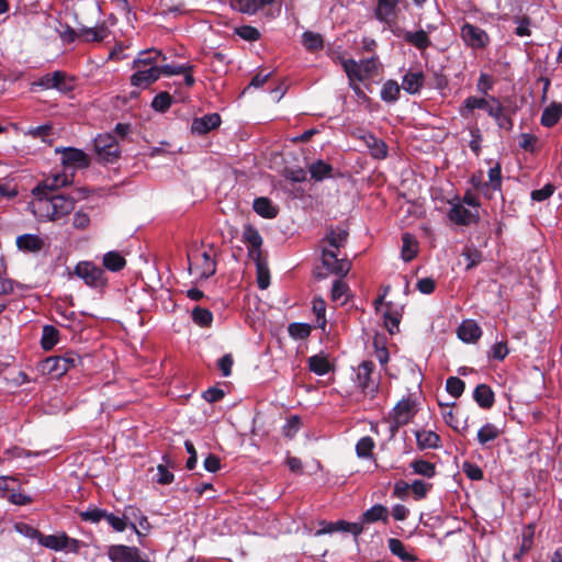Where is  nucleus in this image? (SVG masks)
Wrapping results in <instances>:
<instances>
[{
	"instance_id": "1",
	"label": "nucleus",
	"mask_w": 562,
	"mask_h": 562,
	"mask_svg": "<svg viewBox=\"0 0 562 562\" xmlns=\"http://www.w3.org/2000/svg\"><path fill=\"white\" fill-rule=\"evenodd\" d=\"M347 237L348 232L341 226L330 228L324 237V241H326L328 246L323 248V266L329 273L338 277H345L351 268V262L349 260L338 258L339 248L345 246Z\"/></svg>"
},
{
	"instance_id": "2",
	"label": "nucleus",
	"mask_w": 562,
	"mask_h": 562,
	"mask_svg": "<svg viewBox=\"0 0 562 562\" xmlns=\"http://www.w3.org/2000/svg\"><path fill=\"white\" fill-rule=\"evenodd\" d=\"M76 201L70 195L55 194L36 198L31 202L32 213L41 221H59L75 209Z\"/></svg>"
},
{
	"instance_id": "3",
	"label": "nucleus",
	"mask_w": 562,
	"mask_h": 562,
	"mask_svg": "<svg viewBox=\"0 0 562 562\" xmlns=\"http://www.w3.org/2000/svg\"><path fill=\"white\" fill-rule=\"evenodd\" d=\"M375 364L371 360L362 361L355 369L353 382L361 392L370 397H374L379 391V382L372 376Z\"/></svg>"
},
{
	"instance_id": "4",
	"label": "nucleus",
	"mask_w": 562,
	"mask_h": 562,
	"mask_svg": "<svg viewBox=\"0 0 562 562\" xmlns=\"http://www.w3.org/2000/svg\"><path fill=\"white\" fill-rule=\"evenodd\" d=\"M71 180L72 172H53L32 190L33 199L55 195L57 189L69 184Z\"/></svg>"
},
{
	"instance_id": "5",
	"label": "nucleus",
	"mask_w": 562,
	"mask_h": 562,
	"mask_svg": "<svg viewBox=\"0 0 562 562\" xmlns=\"http://www.w3.org/2000/svg\"><path fill=\"white\" fill-rule=\"evenodd\" d=\"M79 362L80 357L72 352L65 356L48 357L42 362V370L54 376H61Z\"/></svg>"
},
{
	"instance_id": "6",
	"label": "nucleus",
	"mask_w": 562,
	"mask_h": 562,
	"mask_svg": "<svg viewBox=\"0 0 562 562\" xmlns=\"http://www.w3.org/2000/svg\"><path fill=\"white\" fill-rule=\"evenodd\" d=\"M93 146L99 159L104 162H113L120 157L119 143L110 133L99 134L93 139Z\"/></svg>"
},
{
	"instance_id": "7",
	"label": "nucleus",
	"mask_w": 562,
	"mask_h": 562,
	"mask_svg": "<svg viewBox=\"0 0 562 562\" xmlns=\"http://www.w3.org/2000/svg\"><path fill=\"white\" fill-rule=\"evenodd\" d=\"M75 274L91 288H102L108 281L104 270L89 261L79 262L75 268Z\"/></svg>"
},
{
	"instance_id": "8",
	"label": "nucleus",
	"mask_w": 562,
	"mask_h": 562,
	"mask_svg": "<svg viewBox=\"0 0 562 562\" xmlns=\"http://www.w3.org/2000/svg\"><path fill=\"white\" fill-rule=\"evenodd\" d=\"M342 67L349 81H363L371 77V75L376 70V64L373 57L362 59L360 61H356L355 59H345L342 61Z\"/></svg>"
},
{
	"instance_id": "9",
	"label": "nucleus",
	"mask_w": 562,
	"mask_h": 562,
	"mask_svg": "<svg viewBox=\"0 0 562 562\" xmlns=\"http://www.w3.org/2000/svg\"><path fill=\"white\" fill-rule=\"evenodd\" d=\"M460 36L464 44L472 49H483L490 44L488 34L483 29L469 22L462 24Z\"/></svg>"
},
{
	"instance_id": "10",
	"label": "nucleus",
	"mask_w": 562,
	"mask_h": 562,
	"mask_svg": "<svg viewBox=\"0 0 562 562\" xmlns=\"http://www.w3.org/2000/svg\"><path fill=\"white\" fill-rule=\"evenodd\" d=\"M41 89H56L57 91L61 93H67L71 91L72 83L70 80L67 79V76L65 72L60 70H56L53 74H46L43 77H41L38 80L34 81L32 83V89L35 88Z\"/></svg>"
},
{
	"instance_id": "11",
	"label": "nucleus",
	"mask_w": 562,
	"mask_h": 562,
	"mask_svg": "<svg viewBox=\"0 0 562 562\" xmlns=\"http://www.w3.org/2000/svg\"><path fill=\"white\" fill-rule=\"evenodd\" d=\"M450 209L447 213L449 221L457 225L468 226L480 221L477 210L471 211L464 207L458 198L449 202Z\"/></svg>"
},
{
	"instance_id": "12",
	"label": "nucleus",
	"mask_w": 562,
	"mask_h": 562,
	"mask_svg": "<svg viewBox=\"0 0 562 562\" xmlns=\"http://www.w3.org/2000/svg\"><path fill=\"white\" fill-rule=\"evenodd\" d=\"M59 151L61 153V164L65 171L70 169L74 173V170L87 168L90 165L88 155L81 149L74 147L56 148V153Z\"/></svg>"
},
{
	"instance_id": "13",
	"label": "nucleus",
	"mask_w": 562,
	"mask_h": 562,
	"mask_svg": "<svg viewBox=\"0 0 562 562\" xmlns=\"http://www.w3.org/2000/svg\"><path fill=\"white\" fill-rule=\"evenodd\" d=\"M376 7L374 9L375 19L383 23L385 26L392 29L397 19L400 0H375Z\"/></svg>"
},
{
	"instance_id": "14",
	"label": "nucleus",
	"mask_w": 562,
	"mask_h": 562,
	"mask_svg": "<svg viewBox=\"0 0 562 562\" xmlns=\"http://www.w3.org/2000/svg\"><path fill=\"white\" fill-rule=\"evenodd\" d=\"M189 261L190 270H194L200 278L207 279L215 273V261L206 251L189 256Z\"/></svg>"
},
{
	"instance_id": "15",
	"label": "nucleus",
	"mask_w": 562,
	"mask_h": 562,
	"mask_svg": "<svg viewBox=\"0 0 562 562\" xmlns=\"http://www.w3.org/2000/svg\"><path fill=\"white\" fill-rule=\"evenodd\" d=\"M416 403L411 397H403L389 413L390 419H396L397 424L407 425L416 415Z\"/></svg>"
},
{
	"instance_id": "16",
	"label": "nucleus",
	"mask_w": 562,
	"mask_h": 562,
	"mask_svg": "<svg viewBox=\"0 0 562 562\" xmlns=\"http://www.w3.org/2000/svg\"><path fill=\"white\" fill-rule=\"evenodd\" d=\"M321 529L315 532V536L319 537L326 533H333L336 531H345L350 532L353 536H359L363 531L362 524L359 522H348L345 520H338L335 522H328L325 520L319 521Z\"/></svg>"
},
{
	"instance_id": "17",
	"label": "nucleus",
	"mask_w": 562,
	"mask_h": 562,
	"mask_svg": "<svg viewBox=\"0 0 562 562\" xmlns=\"http://www.w3.org/2000/svg\"><path fill=\"white\" fill-rule=\"evenodd\" d=\"M108 554L113 562H148L134 547L112 546Z\"/></svg>"
},
{
	"instance_id": "18",
	"label": "nucleus",
	"mask_w": 562,
	"mask_h": 562,
	"mask_svg": "<svg viewBox=\"0 0 562 562\" xmlns=\"http://www.w3.org/2000/svg\"><path fill=\"white\" fill-rule=\"evenodd\" d=\"M394 35L402 37L406 43L413 45L419 50H424L431 45L428 32L424 30L406 31L402 29L393 30Z\"/></svg>"
},
{
	"instance_id": "19",
	"label": "nucleus",
	"mask_w": 562,
	"mask_h": 562,
	"mask_svg": "<svg viewBox=\"0 0 562 562\" xmlns=\"http://www.w3.org/2000/svg\"><path fill=\"white\" fill-rule=\"evenodd\" d=\"M243 239L247 244L248 256L250 259H258L259 257H262V237L257 228L251 225L245 226L243 231Z\"/></svg>"
},
{
	"instance_id": "20",
	"label": "nucleus",
	"mask_w": 562,
	"mask_h": 562,
	"mask_svg": "<svg viewBox=\"0 0 562 562\" xmlns=\"http://www.w3.org/2000/svg\"><path fill=\"white\" fill-rule=\"evenodd\" d=\"M221 116L217 113H209L201 117H195L191 124V132L195 135H204L217 128L221 125Z\"/></svg>"
},
{
	"instance_id": "21",
	"label": "nucleus",
	"mask_w": 562,
	"mask_h": 562,
	"mask_svg": "<svg viewBox=\"0 0 562 562\" xmlns=\"http://www.w3.org/2000/svg\"><path fill=\"white\" fill-rule=\"evenodd\" d=\"M136 69L137 70L131 76V85L134 87L147 88L150 83L160 78L159 66H150L145 69L139 67Z\"/></svg>"
},
{
	"instance_id": "22",
	"label": "nucleus",
	"mask_w": 562,
	"mask_h": 562,
	"mask_svg": "<svg viewBox=\"0 0 562 562\" xmlns=\"http://www.w3.org/2000/svg\"><path fill=\"white\" fill-rule=\"evenodd\" d=\"M458 337L467 344L476 342L482 336V329L473 319L463 321L458 327Z\"/></svg>"
},
{
	"instance_id": "23",
	"label": "nucleus",
	"mask_w": 562,
	"mask_h": 562,
	"mask_svg": "<svg viewBox=\"0 0 562 562\" xmlns=\"http://www.w3.org/2000/svg\"><path fill=\"white\" fill-rule=\"evenodd\" d=\"M414 435L419 450L438 449L441 446L440 436L432 430L418 429Z\"/></svg>"
},
{
	"instance_id": "24",
	"label": "nucleus",
	"mask_w": 562,
	"mask_h": 562,
	"mask_svg": "<svg viewBox=\"0 0 562 562\" xmlns=\"http://www.w3.org/2000/svg\"><path fill=\"white\" fill-rule=\"evenodd\" d=\"M492 97L493 95L488 98L468 97L460 106V115L469 117L475 109H481L488 113V109L492 106Z\"/></svg>"
},
{
	"instance_id": "25",
	"label": "nucleus",
	"mask_w": 562,
	"mask_h": 562,
	"mask_svg": "<svg viewBox=\"0 0 562 562\" xmlns=\"http://www.w3.org/2000/svg\"><path fill=\"white\" fill-rule=\"evenodd\" d=\"M375 159H384L387 156L386 144L371 133H363L359 136Z\"/></svg>"
},
{
	"instance_id": "26",
	"label": "nucleus",
	"mask_w": 562,
	"mask_h": 562,
	"mask_svg": "<svg viewBox=\"0 0 562 562\" xmlns=\"http://www.w3.org/2000/svg\"><path fill=\"white\" fill-rule=\"evenodd\" d=\"M19 250L36 254L44 247V239L36 234H23L15 240Z\"/></svg>"
},
{
	"instance_id": "27",
	"label": "nucleus",
	"mask_w": 562,
	"mask_h": 562,
	"mask_svg": "<svg viewBox=\"0 0 562 562\" xmlns=\"http://www.w3.org/2000/svg\"><path fill=\"white\" fill-rule=\"evenodd\" d=\"M159 60H166L161 50L146 49L142 50L133 61L134 68L157 66Z\"/></svg>"
},
{
	"instance_id": "28",
	"label": "nucleus",
	"mask_w": 562,
	"mask_h": 562,
	"mask_svg": "<svg viewBox=\"0 0 562 562\" xmlns=\"http://www.w3.org/2000/svg\"><path fill=\"white\" fill-rule=\"evenodd\" d=\"M425 76L422 71H408L404 75L402 88L409 94L418 93L424 86Z\"/></svg>"
},
{
	"instance_id": "29",
	"label": "nucleus",
	"mask_w": 562,
	"mask_h": 562,
	"mask_svg": "<svg viewBox=\"0 0 562 562\" xmlns=\"http://www.w3.org/2000/svg\"><path fill=\"white\" fill-rule=\"evenodd\" d=\"M473 398L477 405L484 409L491 408L494 404V392L486 384H479L474 392Z\"/></svg>"
},
{
	"instance_id": "30",
	"label": "nucleus",
	"mask_w": 562,
	"mask_h": 562,
	"mask_svg": "<svg viewBox=\"0 0 562 562\" xmlns=\"http://www.w3.org/2000/svg\"><path fill=\"white\" fill-rule=\"evenodd\" d=\"M273 1L274 0H236L234 8L241 13L252 15L265 7L272 4Z\"/></svg>"
},
{
	"instance_id": "31",
	"label": "nucleus",
	"mask_w": 562,
	"mask_h": 562,
	"mask_svg": "<svg viewBox=\"0 0 562 562\" xmlns=\"http://www.w3.org/2000/svg\"><path fill=\"white\" fill-rule=\"evenodd\" d=\"M255 212L263 218H274L278 215V207L268 198H257L254 200Z\"/></svg>"
},
{
	"instance_id": "32",
	"label": "nucleus",
	"mask_w": 562,
	"mask_h": 562,
	"mask_svg": "<svg viewBox=\"0 0 562 562\" xmlns=\"http://www.w3.org/2000/svg\"><path fill=\"white\" fill-rule=\"evenodd\" d=\"M561 116L562 105L560 103L552 102L543 110L540 122L546 127H552L559 122Z\"/></svg>"
},
{
	"instance_id": "33",
	"label": "nucleus",
	"mask_w": 562,
	"mask_h": 562,
	"mask_svg": "<svg viewBox=\"0 0 562 562\" xmlns=\"http://www.w3.org/2000/svg\"><path fill=\"white\" fill-rule=\"evenodd\" d=\"M106 36V27L101 24L94 27H79V38L85 42H101Z\"/></svg>"
},
{
	"instance_id": "34",
	"label": "nucleus",
	"mask_w": 562,
	"mask_h": 562,
	"mask_svg": "<svg viewBox=\"0 0 562 562\" xmlns=\"http://www.w3.org/2000/svg\"><path fill=\"white\" fill-rule=\"evenodd\" d=\"M59 341V331L53 325L43 326L41 346L44 350H52Z\"/></svg>"
},
{
	"instance_id": "35",
	"label": "nucleus",
	"mask_w": 562,
	"mask_h": 562,
	"mask_svg": "<svg viewBox=\"0 0 562 562\" xmlns=\"http://www.w3.org/2000/svg\"><path fill=\"white\" fill-rule=\"evenodd\" d=\"M341 278L342 277H339V279L334 281L330 297L333 302L344 305L347 303L349 297V288Z\"/></svg>"
},
{
	"instance_id": "36",
	"label": "nucleus",
	"mask_w": 562,
	"mask_h": 562,
	"mask_svg": "<svg viewBox=\"0 0 562 562\" xmlns=\"http://www.w3.org/2000/svg\"><path fill=\"white\" fill-rule=\"evenodd\" d=\"M310 175L312 179L322 181L333 176V167L324 160H317L310 165Z\"/></svg>"
},
{
	"instance_id": "37",
	"label": "nucleus",
	"mask_w": 562,
	"mask_h": 562,
	"mask_svg": "<svg viewBox=\"0 0 562 562\" xmlns=\"http://www.w3.org/2000/svg\"><path fill=\"white\" fill-rule=\"evenodd\" d=\"M402 241H403L402 254H401L402 259L405 262H408L416 257L417 251H418V244H417L416 239L414 238V236L408 233L403 234Z\"/></svg>"
},
{
	"instance_id": "38",
	"label": "nucleus",
	"mask_w": 562,
	"mask_h": 562,
	"mask_svg": "<svg viewBox=\"0 0 562 562\" xmlns=\"http://www.w3.org/2000/svg\"><path fill=\"white\" fill-rule=\"evenodd\" d=\"M256 266L257 283L262 290L267 289L270 284V272L267 261L259 257L258 259H251Z\"/></svg>"
},
{
	"instance_id": "39",
	"label": "nucleus",
	"mask_w": 562,
	"mask_h": 562,
	"mask_svg": "<svg viewBox=\"0 0 562 562\" xmlns=\"http://www.w3.org/2000/svg\"><path fill=\"white\" fill-rule=\"evenodd\" d=\"M308 369L317 375H325L331 370V366L324 355H315L308 358Z\"/></svg>"
},
{
	"instance_id": "40",
	"label": "nucleus",
	"mask_w": 562,
	"mask_h": 562,
	"mask_svg": "<svg viewBox=\"0 0 562 562\" xmlns=\"http://www.w3.org/2000/svg\"><path fill=\"white\" fill-rule=\"evenodd\" d=\"M401 87L395 80H386L381 89L380 97L386 103H394L398 100Z\"/></svg>"
},
{
	"instance_id": "41",
	"label": "nucleus",
	"mask_w": 562,
	"mask_h": 562,
	"mask_svg": "<svg viewBox=\"0 0 562 562\" xmlns=\"http://www.w3.org/2000/svg\"><path fill=\"white\" fill-rule=\"evenodd\" d=\"M125 265L126 260L119 251H108L103 256V266L110 271H120L125 267Z\"/></svg>"
},
{
	"instance_id": "42",
	"label": "nucleus",
	"mask_w": 562,
	"mask_h": 562,
	"mask_svg": "<svg viewBox=\"0 0 562 562\" xmlns=\"http://www.w3.org/2000/svg\"><path fill=\"white\" fill-rule=\"evenodd\" d=\"M501 435V430L494 424L486 423L477 431V441L482 446L495 440Z\"/></svg>"
},
{
	"instance_id": "43",
	"label": "nucleus",
	"mask_w": 562,
	"mask_h": 562,
	"mask_svg": "<svg viewBox=\"0 0 562 562\" xmlns=\"http://www.w3.org/2000/svg\"><path fill=\"white\" fill-rule=\"evenodd\" d=\"M389 549L398 559L404 562L416 561V557L407 552L403 542L396 538H391L387 541Z\"/></svg>"
},
{
	"instance_id": "44",
	"label": "nucleus",
	"mask_w": 562,
	"mask_h": 562,
	"mask_svg": "<svg viewBox=\"0 0 562 562\" xmlns=\"http://www.w3.org/2000/svg\"><path fill=\"white\" fill-rule=\"evenodd\" d=\"M68 538L65 535H49V536H40L38 543L43 547L53 549V550H61L67 546Z\"/></svg>"
},
{
	"instance_id": "45",
	"label": "nucleus",
	"mask_w": 562,
	"mask_h": 562,
	"mask_svg": "<svg viewBox=\"0 0 562 562\" xmlns=\"http://www.w3.org/2000/svg\"><path fill=\"white\" fill-rule=\"evenodd\" d=\"M191 317L194 324L200 327H210L213 322V314L210 310L195 306L191 312Z\"/></svg>"
},
{
	"instance_id": "46",
	"label": "nucleus",
	"mask_w": 562,
	"mask_h": 562,
	"mask_svg": "<svg viewBox=\"0 0 562 562\" xmlns=\"http://www.w3.org/2000/svg\"><path fill=\"white\" fill-rule=\"evenodd\" d=\"M387 517H389V510L386 507H384L382 505H374L363 513L362 520H363V522L371 524V522H374L378 520L385 521L387 519Z\"/></svg>"
},
{
	"instance_id": "47",
	"label": "nucleus",
	"mask_w": 562,
	"mask_h": 562,
	"mask_svg": "<svg viewBox=\"0 0 562 562\" xmlns=\"http://www.w3.org/2000/svg\"><path fill=\"white\" fill-rule=\"evenodd\" d=\"M302 44L307 50L314 52L323 48L324 41L321 34L305 31L302 34Z\"/></svg>"
},
{
	"instance_id": "48",
	"label": "nucleus",
	"mask_w": 562,
	"mask_h": 562,
	"mask_svg": "<svg viewBox=\"0 0 562 562\" xmlns=\"http://www.w3.org/2000/svg\"><path fill=\"white\" fill-rule=\"evenodd\" d=\"M386 305L387 308L383 312L384 324L389 333L394 334L398 331L401 313L398 311H392L391 303H387Z\"/></svg>"
},
{
	"instance_id": "49",
	"label": "nucleus",
	"mask_w": 562,
	"mask_h": 562,
	"mask_svg": "<svg viewBox=\"0 0 562 562\" xmlns=\"http://www.w3.org/2000/svg\"><path fill=\"white\" fill-rule=\"evenodd\" d=\"M375 443L369 436L362 437L356 445V453L360 459H372Z\"/></svg>"
},
{
	"instance_id": "50",
	"label": "nucleus",
	"mask_w": 562,
	"mask_h": 562,
	"mask_svg": "<svg viewBox=\"0 0 562 562\" xmlns=\"http://www.w3.org/2000/svg\"><path fill=\"white\" fill-rule=\"evenodd\" d=\"M488 186V192L501 191L502 189V168L497 162L495 166L491 167L488 170V181L486 182Z\"/></svg>"
},
{
	"instance_id": "51",
	"label": "nucleus",
	"mask_w": 562,
	"mask_h": 562,
	"mask_svg": "<svg viewBox=\"0 0 562 562\" xmlns=\"http://www.w3.org/2000/svg\"><path fill=\"white\" fill-rule=\"evenodd\" d=\"M160 76H175L181 75L182 72H188L193 70V66L189 63L186 64H175V65H164L159 66Z\"/></svg>"
},
{
	"instance_id": "52",
	"label": "nucleus",
	"mask_w": 562,
	"mask_h": 562,
	"mask_svg": "<svg viewBox=\"0 0 562 562\" xmlns=\"http://www.w3.org/2000/svg\"><path fill=\"white\" fill-rule=\"evenodd\" d=\"M465 383L457 376H450L446 381V390L453 397H460L464 392Z\"/></svg>"
},
{
	"instance_id": "53",
	"label": "nucleus",
	"mask_w": 562,
	"mask_h": 562,
	"mask_svg": "<svg viewBox=\"0 0 562 562\" xmlns=\"http://www.w3.org/2000/svg\"><path fill=\"white\" fill-rule=\"evenodd\" d=\"M288 331L294 339H304L310 335L311 327L305 323H292L289 325Z\"/></svg>"
},
{
	"instance_id": "54",
	"label": "nucleus",
	"mask_w": 562,
	"mask_h": 562,
	"mask_svg": "<svg viewBox=\"0 0 562 562\" xmlns=\"http://www.w3.org/2000/svg\"><path fill=\"white\" fill-rule=\"evenodd\" d=\"M171 105V95L168 92H160L151 101L155 111L165 112Z\"/></svg>"
},
{
	"instance_id": "55",
	"label": "nucleus",
	"mask_w": 562,
	"mask_h": 562,
	"mask_svg": "<svg viewBox=\"0 0 562 562\" xmlns=\"http://www.w3.org/2000/svg\"><path fill=\"white\" fill-rule=\"evenodd\" d=\"M508 353L509 350L507 344L505 341H497L491 347L488 358L502 361L507 357Z\"/></svg>"
},
{
	"instance_id": "56",
	"label": "nucleus",
	"mask_w": 562,
	"mask_h": 562,
	"mask_svg": "<svg viewBox=\"0 0 562 562\" xmlns=\"http://www.w3.org/2000/svg\"><path fill=\"white\" fill-rule=\"evenodd\" d=\"M415 473L431 477L435 474V465L425 460H416L412 463Z\"/></svg>"
},
{
	"instance_id": "57",
	"label": "nucleus",
	"mask_w": 562,
	"mask_h": 562,
	"mask_svg": "<svg viewBox=\"0 0 562 562\" xmlns=\"http://www.w3.org/2000/svg\"><path fill=\"white\" fill-rule=\"evenodd\" d=\"M514 23L516 24L515 34L519 37L529 36L530 31V19L527 16H515Z\"/></svg>"
},
{
	"instance_id": "58",
	"label": "nucleus",
	"mask_w": 562,
	"mask_h": 562,
	"mask_svg": "<svg viewBox=\"0 0 562 562\" xmlns=\"http://www.w3.org/2000/svg\"><path fill=\"white\" fill-rule=\"evenodd\" d=\"M14 530L19 532L21 536L31 540H36L38 542L41 533L34 527L24 522H16L14 525Z\"/></svg>"
},
{
	"instance_id": "59",
	"label": "nucleus",
	"mask_w": 562,
	"mask_h": 562,
	"mask_svg": "<svg viewBox=\"0 0 562 562\" xmlns=\"http://www.w3.org/2000/svg\"><path fill=\"white\" fill-rule=\"evenodd\" d=\"M235 32L240 38L249 42L257 41L260 37V32L256 27L250 25H243L240 27H237Z\"/></svg>"
},
{
	"instance_id": "60",
	"label": "nucleus",
	"mask_w": 562,
	"mask_h": 562,
	"mask_svg": "<svg viewBox=\"0 0 562 562\" xmlns=\"http://www.w3.org/2000/svg\"><path fill=\"white\" fill-rule=\"evenodd\" d=\"M462 256L467 260V270H470L477 266L482 260V255L480 251H477L475 248H465L462 252Z\"/></svg>"
},
{
	"instance_id": "61",
	"label": "nucleus",
	"mask_w": 562,
	"mask_h": 562,
	"mask_svg": "<svg viewBox=\"0 0 562 562\" xmlns=\"http://www.w3.org/2000/svg\"><path fill=\"white\" fill-rule=\"evenodd\" d=\"M555 191V187L551 183H547L541 189L531 191V200L536 202H543L548 200Z\"/></svg>"
},
{
	"instance_id": "62",
	"label": "nucleus",
	"mask_w": 562,
	"mask_h": 562,
	"mask_svg": "<svg viewBox=\"0 0 562 562\" xmlns=\"http://www.w3.org/2000/svg\"><path fill=\"white\" fill-rule=\"evenodd\" d=\"M106 512L97 507L89 508L80 513V517L85 521L99 522L104 519Z\"/></svg>"
},
{
	"instance_id": "63",
	"label": "nucleus",
	"mask_w": 562,
	"mask_h": 562,
	"mask_svg": "<svg viewBox=\"0 0 562 562\" xmlns=\"http://www.w3.org/2000/svg\"><path fill=\"white\" fill-rule=\"evenodd\" d=\"M538 138L533 134L522 133L519 139V146L530 153L537 150Z\"/></svg>"
},
{
	"instance_id": "64",
	"label": "nucleus",
	"mask_w": 562,
	"mask_h": 562,
	"mask_svg": "<svg viewBox=\"0 0 562 562\" xmlns=\"http://www.w3.org/2000/svg\"><path fill=\"white\" fill-rule=\"evenodd\" d=\"M90 225V216L82 210L77 211L74 214L72 226L76 229H86Z\"/></svg>"
}]
</instances>
